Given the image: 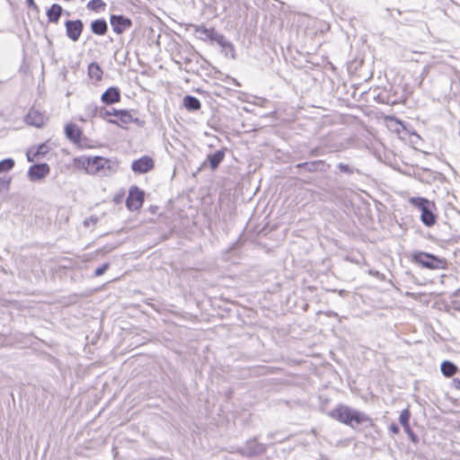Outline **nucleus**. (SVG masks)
I'll list each match as a JSON object with an SVG mask.
<instances>
[{"label": "nucleus", "instance_id": "f257e3e1", "mask_svg": "<svg viewBox=\"0 0 460 460\" xmlns=\"http://www.w3.org/2000/svg\"><path fill=\"white\" fill-rule=\"evenodd\" d=\"M78 168H82L88 174L107 176L114 173L119 167L118 162L102 156L82 155L75 160Z\"/></svg>", "mask_w": 460, "mask_h": 460}, {"label": "nucleus", "instance_id": "f03ea898", "mask_svg": "<svg viewBox=\"0 0 460 460\" xmlns=\"http://www.w3.org/2000/svg\"><path fill=\"white\" fill-rule=\"evenodd\" d=\"M329 416L352 429H357L360 424L371 423V418L365 412L351 409L347 405L339 404L329 412Z\"/></svg>", "mask_w": 460, "mask_h": 460}, {"label": "nucleus", "instance_id": "7ed1b4c3", "mask_svg": "<svg viewBox=\"0 0 460 460\" xmlns=\"http://www.w3.org/2000/svg\"><path fill=\"white\" fill-rule=\"evenodd\" d=\"M412 259L416 263L430 270H443L447 266L446 260L424 252H415Z\"/></svg>", "mask_w": 460, "mask_h": 460}, {"label": "nucleus", "instance_id": "20e7f679", "mask_svg": "<svg viewBox=\"0 0 460 460\" xmlns=\"http://www.w3.org/2000/svg\"><path fill=\"white\" fill-rule=\"evenodd\" d=\"M410 203L417 207L420 211L422 223L427 226H431L436 222V217L431 211L432 204L424 198L413 197L410 199Z\"/></svg>", "mask_w": 460, "mask_h": 460}, {"label": "nucleus", "instance_id": "39448f33", "mask_svg": "<svg viewBox=\"0 0 460 460\" xmlns=\"http://www.w3.org/2000/svg\"><path fill=\"white\" fill-rule=\"evenodd\" d=\"M66 34L74 42L77 41L82 34L84 23L81 20H68L65 22Z\"/></svg>", "mask_w": 460, "mask_h": 460}, {"label": "nucleus", "instance_id": "423d86ee", "mask_svg": "<svg viewBox=\"0 0 460 460\" xmlns=\"http://www.w3.org/2000/svg\"><path fill=\"white\" fill-rule=\"evenodd\" d=\"M144 202V192L137 187H132L129 190L128 197L126 200L127 207L130 210L140 208Z\"/></svg>", "mask_w": 460, "mask_h": 460}, {"label": "nucleus", "instance_id": "0eeeda50", "mask_svg": "<svg viewBox=\"0 0 460 460\" xmlns=\"http://www.w3.org/2000/svg\"><path fill=\"white\" fill-rule=\"evenodd\" d=\"M155 166L154 160L147 155H144L139 159H137L132 162L131 169L136 173H146L151 171Z\"/></svg>", "mask_w": 460, "mask_h": 460}, {"label": "nucleus", "instance_id": "6e6552de", "mask_svg": "<svg viewBox=\"0 0 460 460\" xmlns=\"http://www.w3.org/2000/svg\"><path fill=\"white\" fill-rule=\"evenodd\" d=\"M110 22L114 32L117 34L123 33L132 26L131 20L123 15H111Z\"/></svg>", "mask_w": 460, "mask_h": 460}, {"label": "nucleus", "instance_id": "1a4fd4ad", "mask_svg": "<svg viewBox=\"0 0 460 460\" xmlns=\"http://www.w3.org/2000/svg\"><path fill=\"white\" fill-rule=\"evenodd\" d=\"M49 173V166L47 164H38L30 167L28 176L31 181L41 180Z\"/></svg>", "mask_w": 460, "mask_h": 460}, {"label": "nucleus", "instance_id": "9d476101", "mask_svg": "<svg viewBox=\"0 0 460 460\" xmlns=\"http://www.w3.org/2000/svg\"><path fill=\"white\" fill-rule=\"evenodd\" d=\"M66 137L73 143H78L81 137V130L77 125L74 123H68L65 127Z\"/></svg>", "mask_w": 460, "mask_h": 460}, {"label": "nucleus", "instance_id": "9b49d317", "mask_svg": "<svg viewBox=\"0 0 460 460\" xmlns=\"http://www.w3.org/2000/svg\"><path fill=\"white\" fill-rule=\"evenodd\" d=\"M119 91L116 87L108 88L102 95V101L106 104H112L119 102Z\"/></svg>", "mask_w": 460, "mask_h": 460}, {"label": "nucleus", "instance_id": "f8f14e48", "mask_svg": "<svg viewBox=\"0 0 460 460\" xmlns=\"http://www.w3.org/2000/svg\"><path fill=\"white\" fill-rule=\"evenodd\" d=\"M26 122L29 125L40 127L44 124V116L35 110H31L26 116Z\"/></svg>", "mask_w": 460, "mask_h": 460}, {"label": "nucleus", "instance_id": "ddd939ff", "mask_svg": "<svg viewBox=\"0 0 460 460\" xmlns=\"http://www.w3.org/2000/svg\"><path fill=\"white\" fill-rule=\"evenodd\" d=\"M63 8L58 4H54L47 11V17L49 22L57 23L62 14Z\"/></svg>", "mask_w": 460, "mask_h": 460}, {"label": "nucleus", "instance_id": "4468645a", "mask_svg": "<svg viewBox=\"0 0 460 460\" xmlns=\"http://www.w3.org/2000/svg\"><path fill=\"white\" fill-rule=\"evenodd\" d=\"M91 30L96 35H104L107 32L108 25L105 20H94L91 23Z\"/></svg>", "mask_w": 460, "mask_h": 460}, {"label": "nucleus", "instance_id": "2eb2a0df", "mask_svg": "<svg viewBox=\"0 0 460 460\" xmlns=\"http://www.w3.org/2000/svg\"><path fill=\"white\" fill-rule=\"evenodd\" d=\"M183 106L190 111H195L200 109L201 103L198 98L186 95L183 98Z\"/></svg>", "mask_w": 460, "mask_h": 460}, {"label": "nucleus", "instance_id": "dca6fc26", "mask_svg": "<svg viewBox=\"0 0 460 460\" xmlns=\"http://www.w3.org/2000/svg\"><path fill=\"white\" fill-rule=\"evenodd\" d=\"M117 119H109V122L111 124L119 125V122L122 124H129L132 121V116L128 111L118 110L117 112Z\"/></svg>", "mask_w": 460, "mask_h": 460}, {"label": "nucleus", "instance_id": "f3484780", "mask_svg": "<svg viewBox=\"0 0 460 460\" xmlns=\"http://www.w3.org/2000/svg\"><path fill=\"white\" fill-rule=\"evenodd\" d=\"M211 40L217 42L220 46L226 49H230L232 52V58H234V49L231 42H229L222 34L214 31Z\"/></svg>", "mask_w": 460, "mask_h": 460}, {"label": "nucleus", "instance_id": "a211bd4d", "mask_svg": "<svg viewBox=\"0 0 460 460\" xmlns=\"http://www.w3.org/2000/svg\"><path fill=\"white\" fill-rule=\"evenodd\" d=\"M102 74L103 72L97 63L93 62L88 66V75L91 79L99 82L102 78Z\"/></svg>", "mask_w": 460, "mask_h": 460}, {"label": "nucleus", "instance_id": "6ab92c4d", "mask_svg": "<svg viewBox=\"0 0 460 460\" xmlns=\"http://www.w3.org/2000/svg\"><path fill=\"white\" fill-rule=\"evenodd\" d=\"M214 31V29H208L205 26H197L195 29L197 38L202 40H211Z\"/></svg>", "mask_w": 460, "mask_h": 460}, {"label": "nucleus", "instance_id": "aec40b11", "mask_svg": "<svg viewBox=\"0 0 460 460\" xmlns=\"http://www.w3.org/2000/svg\"><path fill=\"white\" fill-rule=\"evenodd\" d=\"M225 157V152L223 150H217L214 154L208 156L210 167L215 170Z\"/></svg>", "mask_w": 460, "mask_h": 460}, {"label": "nucleus", "instance_id": "412c9836", "mask_svg": "<svg viewBox=\"0 0 460 460\" xmlns=\"http://www.w3.org/2000/svg\"><path fill=\"white\" fill-rule=\"evenodd\" d=\"M440 368L442 374L447 377L453 376L457 371L456 366L451 361L447 360L442 362Z\"/></svg>", "mask_w": 460, "mask_h": 460}, {"label": "nucleus", "instance_id": "4be33fe9", "mask_svg": "<svg viewBox=\"0 0 460 460\" xmlns=\"http://www.w3.org/2000/svg\"><path fill=\"white\" fill-rule=\"evenodd\" d=\"M14 160L12 158H6L0 162V173L11 171L14 167Z\"/></svg>", "mask_w": 460, "mask_h": 460}, {"label": "nucleus", "instance_id": "5701e85b", "mask_svg": "<svg viewBox=\"0 0 460 460\" xmlns=\"http://www.w3.org/2000/svg\"><path fill=\"white\" fill-rule=\"evenodd\" d=\"M106 4L102 0H91L87 4V8L92 11H100L104 9Z\"/></svg>", "mask_w": 460, "mask_h": 460}, {"label": "nucleus", "instance_id": "b1692460", "mask_svg": "<svg viewBox=\"0 0 460 460\" xmlns=\"http://www.w3.org/2000/svg\"><path fill=\"white\" fill-rule=\"evenodd\" d=\"M410 417L411 414L408 409H404L403 411H401L399 416V421L403 429L410 426Z\"/></svg>", "mask_w": 460, "mask_h": 460}, {"label": "nucleus", "instance_id": "393cba45", "mask_svg": "<svg viewBox=\"0 0 460 460\" xmlns=\"http://www.w3.org/2000/svg\"><path fill=\"white\" fill-rule=\"evenodd\" d=\"M117 112H118V110L116 109H111V110H108L104 107H102L100 109V118L102 119H106L107 117L109 116H117Z\"/></svg>", "mask_w": 460, "mask_h": 460}, {"label": "nucleus", "instance_id": "a878e982", "mask_svg": "<svg viewBox=\"0 0 460 460\" xmlns=\"http://www.w3.org/2000/svg\"><path fill=\"white\" fill-rule=\"evenodd\" d=\"M100 109L95 104H89L86 107V112L89 116L92 117H100Z\"/></svg>", "mask_w": 460, "mask_h": 460}, {"label": "nucleus", "instance_id": "bb28decb", "mask_svg": "<svg viewBox=\"0 0 460 460\" xmlns=\"http://www.w3.org/2000/svg\"><path fill=\"white\" fill-rule=\"evenodd\" d=\"M404 431L406 432V434L408 435L409 438L411 439V441L414 444H417L419 442V438L418 436L412 431V429H411V426L409 427H406L403 429Z\"/></svg>", "mask_w": 460, "mask_h": 460}, {"label": "nucleus", "instance_id": "cd10ccee", "mask_svg": "<svg viewBox=\"0 0 460 460\" xmlns=\"http://www.w3.org/2000/svg\"><path fill=\"white\" fill-rule=\"evenodd\" d=\"M11 179L0 178V194L10 188Z\"/></svg>", "mask_w": 460, "mask_h": 460}, {"label": "nucleus", "instance_id": "c85d7f7f", "mask_svg": "<svg viewBox=\"0 0 460 460\" xmlns=\"http://www.w3.org/2000/svg\"><path fill=\"white\" fill-rule=\"evenodd\" d=\"M110 268V263H104L101 267L97 268L94 271L95 277H100Z\"/></svg>", "mask_w": 460, "mask_h": 460}, {"label": "nucleus", "instance_id": "c756f323", "mask_svg": "<svg viewBox=\"0 0 460 460\" xmlns=\"http://www.w3.org/2000/svg\"><path fill=\"white\" fill-rule=\"evenodd\" d=\"M338 168L342 172H346V173H351L352 172V170L350 169V167L348 164H342V163L338 164Z\"/></svg>", "mask_w": 460, "mask_h": 460}, {"label": "nucleus", "instance_id": "7c9ffc66", "mask_svg": "<svg viewBox=\"0 0 460 460\" xmlns=\"http://www.w3.org/2000/svg\"><path fill=\"white\" fill-rule=\"evenodd\" d=\"M389 430L393 434H398L400 431L399 427L394 423H393L389 426Z\"/></svg>", "mask_w": 460, "mask_h": 460}, {"label": "nucleus", "instance_id": "2f4dec72", "mask_svg": "<svg viewBox=\"0 0 460 460\" xmlns=\"http://www.w3.org/2000/svg\"><path fill=\"white\" fill-rule=\"evenodd\" d=\"M369 274L374 276V277H376L378 279H382L383 278V274H381L379 271L377 270H369Z\"/></svg>", "mask_w": 460, "mask_h": 460}, {"label": "nucleus", "instance_id": "473e14b6", "mask_svg": "<svg viewBox=\"0 0 460 460\" xmlns=\"http://www.w3.org/2000/svg\"><path fill=\"white\" fill-rule=\"evenodd\" d=\"M26 3L29 5V7H31V8H32L34 10H38V6L35 4L34 0H26Z\"/></svg>", "mask_w": 460, "mask_h": 460}, {"label": "nucleus", "instance_id": "72a5a7b5", "mask_svg": "<svg viewBox=\"0 0 460 460\" xmlns=\"http://www.w3.org/2000/svg\"><path fill=\"white\" fill-rule=\"evenodd\" d=\"M453 384H454L455 387H456L457 389H460V379L455 378L453 380Z\"/></svg>", "mask_w": 460, "mask_h": 460}, {"label": "nucleus", "instance_id": "f704fd0d", "mask_svg": "<svg viewBox=\"0 0 460 460\" xmlns=\"http://www.w3.org/2000/svg\"><path fill=\"white\" fill-rule=\"evenodd\" d=\"M44 148H45V146H40L38 148V150H37V152H36L35 155H40V154H43V153H44V151H43V149H44Z\"/></svg>", "mask_w": 460, "mask_h": 460}, {"label": "nucleus", "instance_id": "c9c22d12", "mask_svg": "<svg viewBox=\"0 0 460 460\" xmlns=\"http://www.w3.org/2000/svg\"><path fill=\"white\" fill-rule=\"evenodd\" d=\"M315 165H316V163L311 164V167L309 168V170H313V167H314Z\"/></svg>", "mask_w": 460, "mask_h": 460}, {"label": "nucleus", "instance_id": "e433bc0d", "mask_svg": "<svg viewBox=\"0 0 460 460\" xmlns=\"http://www.w3.org/2000/svg\"><path fill=\"white\" fill-rule=\"evenodd\" d=\"M226 50H227L226 54L230 53L232 55V52H231L230 49H226Z\"/></svg>", "mask_w": 460, "mask_h": 460}, {"label": "nucleus", "instance_id": "4c0bfd02", "mask_svg": "<svg viewBox=\"0 0 460 460\" xmlns=\"http://www.w3.org/2000/svg\"><path fill=\"white\" fill-rule=\"evenodd\" d=\"M226 50H227L226 54L230 53L232 55V52H231L230 49H226Z\"/></svg>", "mask_w": 460, "mask_h": 460}, {"label": "nucleus", "instance_id": "58836bf2", "mask_svg": "<svg viewBox=\"0 0 460 460\" xmlns=\"http://www.w3.org/2000/svg\"><path fill=\"white\" fill-rule=\"evenodd\" d=\"M256 453H257L256 450H253V451L251 452V454H256Z\"/></svg>", "mask_w": 460, "mask_h": 460}]
</instances>
